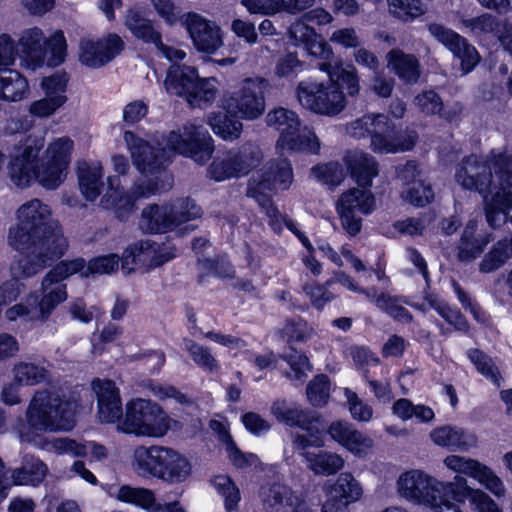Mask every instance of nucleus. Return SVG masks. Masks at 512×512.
I'll return each instance as SVG.
<instances>
[{
	"label": "nucleus",
	"mask_w": 512,
	"mask_h": 512,
	"mask_svg": "<svg viewBox=\"0 0 512 512\" xmlns=\"http://www.w3.org/2000/svg\"><path fill=\"white\" fill-rule=\"evenodd\" d=\"M330 396V386L325 375L316 376L307 387V397L313 406L325 405Z\"/></svg>",
	"instance_id": "obj_57"
},
{
	"label": "nucleus",
	"mask_w": 512,
	"mask_h": 512,
	"mask_svg": "<svg viewBox=\"0 0 512 512\" xmlns=\"http://www.w3.org/2000/svg\"><path fill=\"white\" fill-rule=\"evenodd\" d=\"M351 177L362 187H370L378 175L377 163L372 156L363 151H348L344 157Z\"/></svg>",
	"instance_id": "obj_33"
},
{
	"label": "nucleus",
	"mask_w": 512,
	"mask_h": 512,
	"mask_svg": "<svg viewBox=\"0 0 512 512\" xmlns=\"http://www.w3.org/2000/svg\"><path fill=\"white\" fill-rule=\"evenodd\" d=\"M164 445H139L132 453L131 466L142 478H157Z\"/></svg>",
	"instance_id": "obj_30"
},
{
	"label": "nucleus",
	"mask_w": 512,
	"mask_h": 512,
	"mask_svg": "<svg viewBox=\"0 0 512 512\" xmlns=\"http://www.w3.org/2000/svg\"><path fill=\"white\" fill-rule=\"evenodd\" d=\"M266 81L261 77H245L225 91L220 100L224 112L241 120L254 121L266 110Z\"/></svg>",
	"instance_id": "obj_13"
},
{
	"label": "nucleus",
	"mask_w": 512,
	"mask_h": 512,
	"mask_svg": "<svg viewBox=\"0 0 512 512\" xmlns=\"http://www.w3.org/2000/svg\"><path fill=\"white\" fill-rule=\"evenodd\" d=\"M330 286L327 285V281L324 285L311 281L304 284L303 292L314 308L322 310L327 303L334 299L333 294L329 291Z\"/></svg>",
	"instance_id": "obj_56"
},
{
	"label": "nucleus",
	"mask_w": 512,
	"mask_h": 512,
	"mask_svg": "<svg viewBox=\"0 0 512 512\" xmlns=\"http://www.w3.org/2000/svg\"><path fill=\"white\" fill-rule=\"evenodd\" d=\"M468 357L483 376L489 379L496 386L499 387L501 385L502 377L491 358L479 350L469 351Z\"/></svg>",
	"instance_id": "obj_55"
},
{
	"label": "nucleus",
	"mask_w": 512,
	"mask_h": 512,
	"mask_svg": "<svg viewBox=\"0 0 512 512\" xmlns=\"http://www.w3.org/2000/svg\"><path fill=\"white\" fill-rule=\"evenodd\" d=\"M323 445V430L317 428L315 433H310V437L296 435L293 439V446L298 450L303 458L307 468L315 475L331 476L340 471L345 460L337 453L317 450H310L311 447H320Z\"/></svg>",
	"instance_id": "obj_16"
},
{
	"label": "nucleus",
	"mask_w": 512,
	"mask_h": 512,
	"mask_svg": "<svg viewBox=\"0 0 512 512\" xmlns=\"http://www.w3.org/2000/svg\"><path fill=\"white\" fill-rule=\"evenodd\" d=\"M456 182L464 189L483 195L486 220L493 229L500 227L512 209V153L492 151L488 161L476 156L465 159L457 168Z\"/></svg>",
	"instance_id": "obj_4"
},
{
	"label": "nucleus",
	"mask_w": 512,
	"mask_h": 512,
	"mask_svg": "<svg viewBox=\"0 0 512 512\" xmlns=\"http://www.w3.org/2000/svg\"><path fill=\"white\" fill-rule=\"evenodd\" d=\"M212 486L224 501L226 511H236L241 500L240 490L228 475H217L211 480Z\"/></svg>",
	"instance_id": "obj_46"
},
{
	"label": "nucleus",
	"mask_w": 512,
	"mask_h": 512,
	"mask_svg": "<svg viewBox=\"0 0 512 512\" xmlns=\"http://www.w3.org/2000/svg\"><path fill=\"white\" fill-rule=\"evenodd\" d=\"M176 256L175 248L169 243H157L150 239L130 244L122 254V270L129 274L137 270L149 272Z\"/></svg>",
	"instance_id": "obj_15"
},
{
	"label": "nucleus",
	"mask_w": 512,
	"mask_h": 512,
	"mask_svg": "<svg viewBox=\"0 0 512 512\" xmlns=\"http://www.w3.org/2000/svg\"><path fill=\"white\" fill-rule=\"evenodd\" d=\"M123 139L136 169L147 179V186L135 185L133 197L124 193L119 177H108V190L101 203L107 209L120 210L132 207L133 199L167 190L172 178L163 169L174 153L188 156L198 163L207 162L214 150L208 131L194 123H188L165 138V146L155 148L149 141L132 131H125Z\"/></svg>",
	"instance_id": "obj_1"
},
{
	"label": "nucleus",
	"mask_w": 512,
	"mask_h": 512,
	"mask_svg": "<svg viewBox=\"0 0 512 512\" xmlns=\"http://www.w3.org/2000/svg\"><path fill=\"white\" fill-rule=\"evenodd\" d=\"M388 12L393 17L410 22L425 12L420 0H386Z\"/></svg>",
	"instance_id": "obj_48"
},
{
	"label": "nucleus",
	"mask_w": 512,
	"mask_h": 512,
	"mask_svg": "<svg viewBox=\"0 0 512 512\" xmlns=\"http://www.w3.org/2000/svg\"><path fill=\"white\" fill-rule=\"evenodd\" d=\"M296 96L303 108L320 115L334 116L346 107L344 93L332 81L303 80L296 87Z\"/></svg>",
	"instance_id": "obj_14"
},
{
	"label": "nucleus",
	"mask_w": 512,
	"mask_h": 512,
	"mask_svg": "<svg viewBox=\"0 0 512 512\" xmlns=\"http://www.w3.org/2000/svg\"><path fill=\"white\" fill-rule=\"evenodd\" d=\"M30 85L27 78L15 69H0V101L19 102L27 98Z\"/></svg>",
	"instance_id": "obj_34"
},
{
	"label": "nucleus",
	"mask_w": 512,
	"mask_h": 512,
	"mask_svg": "<svg viewBox=\"0 0 512 512\" xmlns=\"http://www.w3.org/2000/svg\"><path fill=\"white\" fill-rule=\"evenodd\" d=\"M344 395L353 419L360 422H368L372 419L373 409L369 404L362 401L355 392L348 388L344 389Z\"/></svg>",
	"instance_id": "obj_58"
},
{
	"label": "nucleus",
	"mask_w": 512,
	"mask_h": 512,
	"mask_svg": "<svg viewBox=\"0 0 512 512\" xmlns=\"http://www.w3.org/2000/svg\"><path fill=\"white\" fill-rule=\"evenodd\" d=\"M123 47V40L114 33L102 37L85 36L79 41L78 59L87 67L99 68L120 54Z\"/></svg>",
	"instance_id": "obj_20"
},
{
	"label": "nucleus",
	"mask_w": 512,
	"mask_h": 512,
	"mask_svg": "<svg viewBox=\"0 0 512 512\" xmlns=\"http://www.w3.org/2000/svg\"><path fill=\"white\" fill-rule=\"evenodd\" d=\"M175 421L156 403L142 398L129 400L125 404L122 420L116 430L138 438H162Z\"/></svg>",
	"instance_id": "obj_10"
},
{
	"label": "nucleus",
	"mask_w": 512,
	"mask_h": 512,
	"mask_svg": "<svg viewBox=\"0 0 512 512\" xmlns=\"http://www.w3.org/2000/svg\"><path fill=\"white\" fill-rule=\"evenodd\" d=\"M387 66L402 81L412 84L420 77V63L418 59L400 49H393L386 55Z\"/></svg>",
	"instance_id": "obj_35"
},
{
	"label": "nucleus",
	"mask_w": 512,
	"mask_h": 512,
	"mask_svg": "<svg viewBox=\"0 0 512 512\" xmlns=\"http://www.w3.org/2000/svg\"><path fill=\"white\" fill-rule=\"evenodd\" d=\"M325 491V502L331 503V512H340L358 502L363 495L362 485L348 472L341 473L333 483L326 484Z\"/></svg>",
	"instance_id": "obj_26"
},
{
	"label": "nucleus",
	"mask_w": 512,
	"mask_h": 512,
	"mask_svg": "<svg viewBox=\"0 0 512 512\" xmlns=\"http://www.w3.org/2000/svg\"><path fill=\"white\" fill-rule=\"evenodd\" d=\"M272 414L280 422L289 426H296L301 428L310 437V433H315L316 429H324L321 420L308 412L300 409L297 406L287 404L285 401H276L271 408Z\"/></svg>",
	"instance_id": "obj_28"
},
{
	"label": "nucleus",
	"mask_w": 512,
	"mask_h": 512,
	"mask_svg": "<svg viewBox=\"0 0 512 512\" xmlns=\"http://www.w3.org/2000/svg\"><path fill=\"white\" fill-rule=\"evenodd\" d=\"M463 25L474 35L493 34L500 41L508 38L512 34V25L507 22L497 21L496 18L488 13L478 17L463 20Z\"/></svg>",
	"instance_id": "obj_38"
},
{
	"label": "nucleus",
	"mask_w": 512,
	"mask_h": 512,
	"mask_svg": "<svg viewBox=\"0 0 512 512\" xmlns=\"http://www.w3.org/2000/svg\"><path fill=\"white\" fill-rule=\"evenodd\" d=\"M47 265V261L44 259L38 261L27 256L15 261L10 267L12 278L0 285V308L18 298L23 288L20 283L21 279L35 276Z\"/></svg>",
	"instance_id": "obj_25"
},
{
	"label": "nucleus",
	"mask_w": 512,
	"mask_h": 512,
	"mask_svg": "<svg viewBox=\"0 0 512 512\" xmlns=\"http://www.w3.org/2000/svg\"><path fill=\"white\" fill-rule=\"evenodd\" d=\"M63 105L62 98H52L45 95L43 98L35 100L30 104L29 112L40 118L49 117Z\"/></svg>",
	"instance_id": "obj_61"
},
{
	"label": "nucleus",
	"mask_w": 512,
	"mask_h": 512,
	"mask_svg": "<svg viewBox=\"0 0 512 512\" xmlns=\"http://www.w3.org/2000/svg\"><path fill=\"white\" fill-rule=\"evenodd\" d=\"M491 240V233H477V223L469 221L459 244V258L461 260H471L478 257Z\"/></svg>",
	"instance_id": "obj_37"
},
{
	"label": "nucleus",
	"mask_w": 512,
	"mask_h": 512,
	"mask_svg": "<svg viewBox=\"0 0 512 512\" xmlns=\"http://www.w3.org/2000/svg\"><path fill=\"white\" fill-rule=\"evenodd\" d=\"M192 473V462L185 453L171 446H163L158 479L169 484H181L186 482Z\"/></svg>",
	"instance_id": "obj_27"
},
{
	"label": "nucleus",
	"mask_w": 512,
	"mask_h": 512,
	"mask_svg": "<svg viewBox=\"0 0 512 512\" xmlns=\"http://www.w3.org/2000/svg\"><path fill=\"white\" fill-rule=\"evenodd\" d=\"M18 44L21 65L32 71L43 66H58L64 62L67 54V42L61 30L46 38L42 29L28 28L21 33Z\"/></svg>",
	"instance_id": "obj_11"
},
{
	"label": "nucleus",
	"mask_w": 512,
	"mask_h": 512,
	"mask_svg": "<svg viewBox=\"0 0 512 512\" xmlns=\"http://www.w3.org/2000/svg\"><path fill=\"white\" fill-rule=\"evenodd\" d=\"M373 445V440L369 436L354 429L342 447H344L353 455L362 458L369 454L373 448Z\"/></svg>",
	"instance_id": "obj_59"
},
{
	"label": "nucleus",
	"mask_w": 512,
	"mask_h": 512,
	"mask_svg": "<svg viewBox=\"0 0 512 512\" xmlns=\"http://www.w3.org/2000/svg\"><path fill=\"white\" fill-rule=\"evenodd\" d=\"M197 80L198 72L195 68L173 64L164 80V87L168 94L181 96L187 100L196 87Z\"/></svg>",
	"instance_id": "obj_31"
},
{
	"label": "nucleus",
	"mask_w": 512,
	"mask_h": 512,
	"mask_svg": "<svg viewBox=\"0 0 512 512\" xmlns=\"http://www.w3.org/2000/svg\"><path fill=\"white\" fill-rule=\"evenodd\" d=\"M17 223L9 229L8 243L21 254L38 261L61 258L68 248V241L50 207L38 199L22 204L17 210Z\"/></svg>",
	"instance_id": "obj_6"
},
{
	"label": "nucleus",
	"mask_w": 512,
	"mask_h": 512,
	"mask_svg": "<svg viewBox=\"0 0 512 512\" xmlns=\"http://www.w3.org/2000/svg\"><path fill=\"white\" fill-rule=\"evenodd\" d=\"M184 345L192 360L199 367L208 372H214L218 370V362L208 348L199 345L190 339H184Z\"/></svg>",
	"instance_id": "obj_52"
},
{
	"label": "nucleus",
	"mask_w": 512,
	"mask_h": 512,
	"mask_svg": "<svg viewBox=\"0 0 512 512\" xmlns=\"http://www.w3.org/2000/svg\"><path fill=\"white\" fill-rule=\"evenodd\" d=\"M368 188H351L342 193L337 202L336 210L342 227L351 236L361 230L362 219L357 213L368 215L375 210V198Z\"/></svg>",
	"instance_id": "obj_18"
},
{
	"label": "nucleus",
	"mask_w": 512,
	"mask_h": 512,
	"mask_svg": "<svg viewBox=\"0 0 512 512\" xmlns=\"http://www.w3.org/2000/svg\"><path fill=\"white\" fill-rule=\"evenodd\" d=\"M443 464L456 474L453 481H442L422 469H410L399 475L397 493L405 500L428 506L435 512H463L455 500L460 490L459 482L464 480L461 475H466L497 498L505 495L502 479L486 464L457 454L446 456Z\"/></svg>",
	"instance_id": "obj_2"
},
{
	"label": "nucleus",
	"mask_w": 512,
	"mask_h": 512,
	"mask_svg": "<svg viewBox=\"0 0 512 512\" xmlns=\"http://www.w3.org/2000/svg\"><path fill=\"white\" fill-rule=\"evenodd\" d=\"M283 333L289 340L304 341L312 337L314 330L306 321L297 320L287 322Z\"/></svg>",
	"instance_id": "obj_64"
},
{
	"label": "nucleus",
	"mask_w": 512,
	"mask_h": 512,
	"mask_svg": "<svg viewBox=\"0 0 512 512\" xmlns=\"http://www.w3.org/2000/svg\"><path fill=\"white\" fill-rule=\"evenodd\" d=\"M111 496L120 502L138 506L147 512H152L156 501V496L152 490L129 485L118 487L111 492Z\"/></svg>",
	"instance_id": "obj_40"
},
{
	"label": "nucleus",
	"mask_w": 512,
	"mask_h": 512,
	"mask_svg": "<svg viewBox=\"0 0 512 512\" xmlns=\"http://www.w3.org/2000/svg\"><path fill=\"white\" fill-rule=\"evenodd\" d=\"M202 209L191 199H182L170 206L150 205L143 209L139 225L150 233L177 231L183 235L194 226L188 222L201 217Z\"/></svg>",
	"instance_id": "obj_12"
},
{
	"label": "nucleus",
	"mask_w": 512,
	"mask_h": 512,
	"mask_svg": "<svg viewBox=\"0 0 512 512\" xmlns=\"http://www.w3.org/2000/svg\"><path fill=\"white\" fill-rule=\"evenodd\" d=\"M260 497L270 512H318L319 503L312 498L297 494L284 485L261 488ZM320 512H331V503L324 502Z\"/></svg>",
	"instance_id": "obj_17"
},
{
	"label": "nucleus",
	"mask_w": 512,
	"mask_h": 512,
	"mask_svg": "<svg viewBox=\"0 0 512 512\" xmlns=\"http://www.w3.org/2000/svg\"><path fill=\"white\" fill-rule=\"evenodd\" d=\"M78 185L88 201H95L103 189V167L100 162H80L77 166Z\"/></svg>",
	"instance_id": "obj_32"
},
{
	"label": "nucleus",
	"mask_w": 512,
	"mask_h": 512,
	"mask_svg": "<svg viewBox=\"0 0 512 512\" xmlns=\"http://www.w3.org/2000/svg\"><path fill=\"white\" fill-rule=\"evenodd\" d=\"M182 22L198 51L213 54L223 45L222 30L215 22L195 13L184 15Z\"/></svg>",
	"instance_id": "obj_22"
},
{
	"label": "nucleus",
	"mask_w": 512,
	"mask_h": 512,
	"mask_svg": "<svg viewBox=\"0 0 512 512\" xmlns=\"http://www.w3.org/2000/svg\"><path fill=\"white\" fill-rule=\"evenodd\" d=\"M376 305L389 313L393 318L399 321H408L410 319L408 311L397 304V301L386 294H381L378 297L374 296L372 300Z\"/></svg>",
	"instance_id": "obj_62"
},
{
	"label": "nucleus",
	"mask_w": 512,
	"mask_h": 512,
	"mask_svg": "<svg viewBox=\"0 0 512 512\" xmlns=\"http://www.w3.org/2000/svg\"><path fill=\"white\" fill-rule=\"evenodd\" d=\"M393 414L403 421L415 418L420 423H429L434 417V411L429 407L422 404L414 405L408 399H399L392 406Z\"/></svg>",
	"instance_id": "obj_45"
},
{
	"label": "nucleus",
	"mask_w": 512,
	"mask_h": 512,
	"mask_svg": "<svg viewBox=\"0 0 512 512\" xmlns=\"http://www.w3.org/2000/svg\"><path fill=\"white\" fill-rule=\"evenodd\" d=\"M91 386L97 398L99 421L117 425L124 415L119 389L113 381L107 379H95Z\"/></svg>",
	"instance_id": "obj_24"
},
{
	"label": "nucleus",
	"mask_w": 512,
	"mask_h": 512,
	"mask_svg": "<svg viewBox=\"0 0 512 512\" xmlns=\"http://www.w3.org/2000/svg\"><path fill=\"white\" fill-rule=\"evenodd\" d=\"M431 440L440 447L452 451L467 452L477 444L476 437L457 427L442 426L433 429L430 433Z\"/></svg>",
	"instance_id": "obj_29"
},
{
	"label": "nucleus",
	"mask_w": 512,
	"mask_h": 512,
	"mask_svg": "<svg viewBox=\"0 0 512 512\" xmlns=\"http://www.w3.org/2000/svg\"><path fill=\"white\" fill-rule=\"evenodd\" d=\"M428 31L433 38L460 59L461 69L465 74L471 72L479 63L480 56L476 48L455 31L438 23H430Z\"/></svg>",
	"instance_id": "obj_21"
},
{
	"label": "nucleus",
	"mask_w": 512,
	"mask_h": 512,
	"mask_svg": "<svg viewBox=\"0 0 512 512\" xmlns=\"http://www.w3.org/2000/svg\"><path fill=\"white\" fill-rule=\"evenodd\" d=\"M48 473L47 465L39 458L27 457L22 466L11 472V481L13 485H32L40 484Z\"/></svg>",
	"instance_id": "obj_39"
},
{
	"label": "nucleus",
	"mask_w": 512,
	"mask_h": 512,
	"mask_svg": "<svg viewBox=\"0 0 512 512\" xmlns=\"http://www.w3.org/2000/svg\"><path fill=\"white\" fill-rule=\"evenodd\" d=\"M222 449L229 462L238 469L256 467L260 464V459L256 454L242 452L234 440L223 445Z\"/></svg>",
	"instance_id": "obj_53"
},
{
	"label": "nucleus",
	"mask_w": 512,
	"mask_h": 512,
	"mask_svg": "<svg viewBox=\"0 0 512 512\" xmlns=\"http://www.w3.org/2000/svg\"><path fill=\"white\" fill-rule=\"evenodd\" d=\"M265 122L279 134L275 149L280 156L300 152L319 153L321 144L317 135L310 127L301 125V119L293 110L275 107L268 111Z\"/></svg>",
	"instance_id": "obj_9"
},
{
	"label": "nucleus",
	"mask_w": 512,
	"mask_h": 512,
	"mask_svg": "<svg viewBox=\"0 0 512 512\" xmlns=\"http://www.w3.org/2000/svg\"><path fill=\"white\" fill-rule=\"evenodd\" d=\"M120 257L117 254H109L95 257L89 261L86 268V277L94 274H110L119 267Z\"/></svg>",
	"instance_id": "obj_60"
},
{
	"label": "nucleus",
	"mask_w": 512,
	"mask_h": 512,
	"mask_svg": "<svg viewBox=\"0 0 512 512\" xmlns=\"http://www.w3.org/2000/svg\"><path fill=\"white\" fill-rule=\"evenodd\" d=\"M238 117L228 113H212L208 117V123L215 135L226 141L238 139L243 130V124Z\"/></svg>",
	"instance_id": "obj_43"
},
{
	"label": "nucleus",
	"mask_w": 512,
	"mask_h": 512,
	"mask_svg": "<svg viewBox=\"0 0 512 512\" xmlns=\"http://www.w3.org/2000/svg\"><path fill=\"white\" fill-rule=\"evenodd\" d=\"M123 22L136 38L144 42L154 43L160 38V33L154 29L153 22L143 16V9L139 5H133L126 10Z\"/></svg>",
	"instance_id": "obj_36"
},
{
	"label": "nucleus",
	"mask_w": 512,
	"mask_h": 512,
	"mask_svg": "<svg viewBox=\"0 0 512 512\" xmlns=\"http://www.w3.org/2000/svg\"><path fill=\"white\" fill-rule=\"evenodd\" d=\"M260 160V151L251 145L231 150L214 159L209 167V176L218 182L240 177L247 174Z\"/></svg>",
	"instance_id": "obj_19"
},
{
	"label": "nucleus",
	"mask_w": 512,
	"mask_h": 512,
	"mask_svg": "<svg viewBox=\"0 0 512 512\" xmlns=\"http://www.w3.org/2000/svg\"><path fill=\"white\" fill-rule=\"evenodd\" d=\"M311 176L325 185L336 187L345 179V172L339 163L330 162L313 167Z\"/></svg>",
	"instance_id": "obj_49"
},
{
	"label": "nucleus",
	"mask_w": 512,
	"mask_h": 512,
	"mask_svg": "<svg viewBox=\"0 0 512 512\" xmlns=\"http://www.w3.org/2000/svg\"><path fill=\"white\" fill-rule=\"evenodd\" d=\"M384 127L375 129L370 141L372 151L380 154H395L411 150L416 142L414 131H398L395 124L383 115Z\"/></svg>",
	"instance_id": "obj_23"
},
{
	"label": "nucleus",
	"mask_w": 512,
	"mask_h": 512,
	"mask_svg": "<svg viewBox=\"0 0 512 512\" xmlns=\"http://www.w3.org/2000/svg\"><path fill=\"white\" fill-rule=\"evenodd\" d=\"M305 21L304 17L296 20L288 30L289 39L293 40L296 45L305 46L316 35L314 29L308 26Z\"/></svg>",
	"instance_id": "obj_63"
},
{
	"label": "nucleus",
	"mask_w": 512,
	"mask_h": 512,
	"mask_svg": "<svg viewBox=\"0 0 512 512\" xmlns=\"http://www.w3.org/2000/svg\"><path fill=\"white\" fill-rule=\"evenodd\" d=\"M459 486L460 490L456 493L458 496L455 502L460 506L468 499L478 512H501L498 505L486 492L480 488L471 487L466 478L460 480Z\"/></svg>",
	"instance_id": "obj_41"
},
{
	"label": "nucleus",
	"mask_w": 512,
	"mask_h": 512,
	"mask_svg": "<svg viewBox=\"0 0 512 512\" xmlns=\"http://www.w3.org/2000/svg\"><path fill=\"white\" fill-rule=\"evenodd\" d=\"M401 197L404 201L414 205L423 207L434 199V193L430 185L424 181L418 180L417 182L403 188Z\"/></svg>",
	"instance_id": "obj_50"
},
{
	"label": "nucleus",
	"mask_w": 512,
	"mask_h": 512,
	"mask_svg": "<svg viewBox=\"0 0 512 512\" xmlns=\"http://www.w3.org/2000/svg\"><path fill=\"white\" fill-rule=\"evenodd\" d=\"M12 373L13 380L23 386H34L49 378V371L44 365L27 361L17 362Z\"/></svg>",
	"instance_id": "obj_44"
},
{
	"label": "nucleus",
	"mask_w": 512,
	"mask_h": 512,
	"mask_svg": "<svg viewBox=\"0 0 512 512\" xmlns=\"http://www.w3.org/2000/svg\"><path fill=\"white\" fill-rule=\"evenodd\" d=\"M320 70L327 73L329 80L340 87H345L350 96H355L360 91L359 77L354 66L344 67L342 64L323 63Z\"/></svg>",
	"instance_id": "obj_42"
},
{
	"label": "nucleus",
	"mask_w": 512,
	"mask_h": 512,
	"mask_svg": "<svg viewBox=\"0 0 512 512\" xmlns=\"http://www.w3.org/2000/svg\"><path fill=\"white\" fill-rule=\"evenodd\" d=\"M383 114L377 115H365L355 121H353L347 128L349 135L361 138L367 135L372 139L375 129H382L384 127Z\"/></svg>",
	"instance_id": "obj_51"
},
{
	"label": "nucleus",
	"mask_w": 512,
	"mask_h": 512,
	"mask_svg": "<svg viewBox=\"0 0 512 512\" xmlns=\"http://www.w3.org/2000/svg\"><path fill=\"white\" fill-rule=\"evenodd\" d=\"M218 93V81L216 78H200L196 81V87L190 93L187 101L192 106H202L212 103Z\"/></svg>",
	"instance_id": "obj_47"
},
{
	"label": "nucleus",
	"mask_w": 512,
	"mask_h": 512,
	"mask_svg": "<svg viewBox=\"0 0 512 512\" xmlns=\"http://www.w3.org/2000/svg\"><path fill=\"white\" fill-rule=\"evenodd\" d=\"M86 268L87 264L82 258L59 262L42 278L39 291L28 294L21 302L6 310V318L10 321L22 317L30 320H47L53 310L67 299L66 285L63 281L77 273L86 277Z\"/></svg>",
	"instance_id": "obj_7"
},
{
	"label": "nucleus",
	"mask_w": 512,
	"mask_h": 512,
	"mask_svg": "<svg viewBox=\"0 0 512 512\" xmlns=\"http://www.w3.org/2000/svg\"><path fill=\"white\" fill-rule=\"evenodd\" d=\"M68 77L63 72H56L50 76H46L41 80L40 86L44 95L52 98H62V103L67 101Z\"/></svg>",
	"instance_id": "obj_54"
},
{
	"label": "nucleus",
	"mask_w": 512,
	"mask_h": 512,
	"mask_svg": "<svg viewBox=\"0 0 512 512\" xmlns=\"http://www.w3.org/2000/svg\"><path fill=\"white\" fill-rule=\"evenodd\" d=\"M293 181V170L287 159L272 161L268 164L265 171L254 175L249 183L247 194L254 198L260 206L266 209L270 217V225L275 231H281V222L294 233L308 251L313 247L309 239L301 233L295 223L279 215L278 210L270 203L273 192L287 189Z\"/></svg>",
	"instance_id": "obj_8"
},
{
	"label": "nucleus",
	"mask_w": 512,
	"mask_h": 512,
	"mask_svg": "<svg viewBox=\"0 0 512 512\" xmlns=\"http://www.w3.org/2000/svg\"><path fill=\"white\" fill-rule=\"evenodd\" d=\"M78 405L51 388L35 391L25 411V421L14 426L22 442L58 455L82 457L81 443L68 437H43L40 432H68L75 426Z\"/></svg>",
	"instance_id": "obj_3"
},
{
	"label": "nucleus",
	"mask_w": 512,
	"mask_h": 512,
	"mask_svg": "<svg viewBox=\"0 0 512 512\" xmlns=\"http://www.w3.org/2000/svg\"><path fill=\"white\" fill-rule=\"evenodd\" d=\"M43 137H27L10 155L8 176L19 188L38 183L46 189L57 188L66 178L74 150L73 141L66 137L51 140L41 158Z\"/></svg>",
	"instance_id": "obj_5"
}]
</instances>
